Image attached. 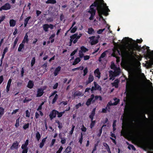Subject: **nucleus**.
Returning a JSON list of instances; mask_svg holds the SVG:
<instances>
[{
    "label": "nucleus",
    "instance_id": "2eb2a0df",
    "mask_svg": "<svg viewBox=\"0 0 153 153\" xmlns=\"http://www.w3.org/2000/svg\"><path fill=\"white\" fill-rule=\"evenodd\" d=\"M150 54L153 56V51L150 52ZM147 64L148 67L150 68L153 65V57L151 60L147 63Z\"/></svg>",
    "mask_w": 153,
    "mask_h": 153
},
{
    "label": "nucleus",
    "instance_id": "1a4fd4ad",
    "mask_svg": "<svg viewBox=\"0 0 153 153\" xmlns=\"http://www.w3.org/2000/svg\"><path fill=\"white\" fill-rule=\"evenodd\" d=\"M94 80V76L92 74H90L89 75L88 80L85 82V84L86 85L88 84L93 81Z\"/></svg>",
    "mask_w": 153,
    "mask_h": 153
},
{
    "label": "nucleus",
    "instance_id": "58836bf2",
    "mask_svg": "<svg viewBox=\"0 0 153 153\" xmlns=\"http://www.w3.org/2000/svg\"><path fill=\"white\" fill-rule=\"evenodd\" d=\"M64 113H65L64 111H63V112H59L58 111H57V115H58L57 117H61L62 116L63 114Z\"/></svg>",
    "mask_w": 153,
    "mask_h": 153
},
{
    "label": "nucleus",
    "instance_id": "0eeeda50",
    "mask_svg": "<svg viewBox=\"0 0 153 153\" xmlns=\"http://www.w3.org/2000/svg\"><path fill=\"white\" fill-rule=\"evenodd\" d=\"M43 30L45 32H48V29L50 28L52 30L53 29L54 26L51 24L48 25V24H45L44 25L42 26Z\"/></svg>",
    "mask_w": 153,
    "mask_h": 153
},
{
    "label": "nucleus",
    "instance_id": "37998d69",
    "mask_svg": "<svg viewBox=\"0 0 153 153\" xmlns=\"http://www.w3.org/2000/svg\"><path fill=\"white\" fill-rule=\"evenodd\" d=\"M18 38H16L14 42V44H13V48H15V47L17 43V42H18Z\"/></svg>",
    "mask_w": 153,
    "mask_h": 153
},
{
    "label": "nucleus",
    "instance_id": "c756f323",
    "mask_svg": "<svg viewBox=\"0 0 153 153\" xmlns=\"http://www.w3.org/2000/svg\"><path fill=\"white\" fill-rule=\"evenodd\" d=\"M28 142H29V140L28 139L27 140L25 143V144H23L21 146V148L23 149L24 148H25L27 147V145L28 144Z\"/></svg>",
    "mask_w": 153,
    "mask_h": 153
},
{
    "label": "nucleus",
    "instance_id": "412c9836",
    "mask_svg": "<svg viewBox=\"0 0 153 153\" xmlns=\"http://www.w3.org/2000/svg\"><path fill=\"white\" fill-rule=\"evenodd\" d=\"M108 52L107 51H106L103 52L101 55L100 57L99 58V62H101L102 61V58H103L106 56V53Z\"/></svg>",
    "mask_w": 153,
    "mask_h": 153
},
{
    "label": "nucleus",
    "instance_id": "79ce46f5",
    "mask_svg": "<svg viewBox=\"0 0 153 153\" xmlns=\"http://www.w3.org/2000/svg\"><path fill=\"white\" fill-rule=\"evenodd\" d=\"M58 97V95L57 94H56L52 101V103H54L56 101Z\"/></svg>",
    "mask_w": 153,
    "mask_h": 153
},
{
    "label": "nucleus",
    "instance_id": "c03bdc74",
    "mask_svg": "<svg viewBox=\"0 0 153 153\" xmlns=\"http://www.w3.org/2000/svg\"><path fill=\"white\" fill-rule=\"evenodd\" d=\"M110 103H111V102H108V104L107 105L106 107V109L107 110V111H110V106H111V105H110L111 104Z\"/></svg>",
    "mask_w": 153,
    "mask_h": 153
},
{
    "label": "nucleus",
    "instance_id": "6e6552de",
    "mask_svg": "<svg viewBox=\"0 0 153 153\" xmlns=\"http://www.w3.org/2000/svg\"><path fill=\"white\" fill-rule=\"evenodd\" d=\"M94 86H92L91 88V91H93L94 90H100L101 89V87L97 83L94 82Z\"/></svg>",
    "mask_w": 153,
    "mask_h": 153
},
{
    "label": "nucleus",
    "instance_id": "864d4df0",
    "mask_svg": "<svg viewBox=\"0 0 153 153\" xmlns=\"http://www.w3.org/2000/svg\"><path fill=\"white\" fill-rule=\"evenodd\" d=\"M56 141L55 139H53L52 140L50 144V146L51 147H52L53 146L55 142Z\"/></svg>",
    "mask_w": 153,
    "mask_h": 153
},
{
    "label": "nucleus",
    "instance_id": "bb28decb",
    "mask_svg": "<svg viewBox=\"0 0 153 153\" xmlns=\"http://www.w3.org/2000/svg\"><path fill=\"white\" fill-rule=\"evenodd\" d=\"M47 138V137L45 138L42 139V142L40 143V144H39V147L41 148H42L43 147V146H44V145L45 144V143L46 141V140Z\"/></svg>",
    "mask_w": 153,
    "mask_h": 153
},
{
    "label": "nucleus",
    "instance_id": "4d7b16f0",
    "mask_svg": "<svg viewBox=\"0 0 153 153\" xmlns=\"http://www.w3.org/2000/svg\"><path fill=\"white\" fill-rule=\"evenodd\" d=\"M95 123V121H93V120H91V124L90 127L91 128H92L94 126Z\"/></svg>",
    "mask_w": 153,
    "mask_h": 153
},
{
    "label": "nucleus",
    "instance_id": "f704fd0d",
    "mask_svg": "<svg viewBox=\"0 0 153 153\" xmlns=\"http://www.w3.org/2000/svg\"><path fill=\"white\" fill-rule=\"evenodd\" d=\"M24 44L22 43H21L19 45L18 48V51H21L22 48H24Z\"/></svg>",
    "mask_w": 153,
    "mask_h": 153
},
{
    "label": "nucleus",
    "instance_id": "49530a36",
    "mask_svg": "<svg viewBox=\"0 0 153 153\" xmlns=\"http://www.w3.org/2000/svg\"><path fill=\"white\" fill-rule=\"evenodd\" d=\"M61 142L62 144H64L66 143V139L64 138H61Z\"/></svg>",
    "mask_w": 153,
    "mask_h": 153
},
{
    "label": "nucleus",
    "instance_id": "e433bc0d",
    "mask_svg": "<svg viewBox=\"0 0 153 153\" xmlns=\"http://www.w3.org/2000/svg\"><path fill=\"white\" fill-rule=\"evenodd\" d=\"M111 136L112 137H114V139L112 137H110V139L112 140L113 142L115 143V144H116V141L115 140L116 139V137L114 134L113 133H112L111 134Z\"/></svg>",
    "mask_w": 153,
    "mask_h": 153
},
{
    "label": "nucleus",
    "instance_id": "c9c22d12",
    "mask_svg": "<svg viewBox=\"0 0 153 153\" xmlns=\"http://www.w3.org/2000/svg\"><path fill=\"white\" fill-rule=\"evenodd\" d=\"M94 100H93V102H94L96 100H97L98 99V98H100V100L101 101L102 100V98L100 96H96L95 97L94 96Z\"/></svg>",
    "mask_w": 153,
    "mask_h": 153
},
{
    "label": "nucleus",
    "instance_id": "e2e57ef3",
    "mask_svg": "<svg viewBox=\"0 0 153 153\" xmlns=\"http://www.w3.org/2000/svg\"><path fill=\"white\" fill-rule=\"evenodd\" d=\"M83 57L85 60H88L90 58V56L88 55L83 56Z\"/></svg>",
    "mask_w": 153,
    "mask_h": 153
},
{
    "label": "nucleus",
    "instance_id": "4c0bfd02",
    "mask_svg": "<svg viewBox=\"0 0 153 153\" xmlns=\"http://www.w3.org/2000/svg\"><path fill=\"white\" fill-rule=\"evenodd\" d=\"M119 83V81L117 80H116L113 83V85L114 86H115L116 88H117L118 87V84Z\"/></svg>",
    "mask_w": 153,
    "mask_h": 153
},
{
    "label": "nucleus",
    "instance_id": "f03ea898",
    "mask_svg": "<svg viewBox=\"0 0 153 153\" xmlns=\"http://www.w3.org/2000/svg\"><path fill=\"white\" fill-rule=\"evenodd\" d=\"M99 5H96L95 4H94V3L90 7V9L88 11V12L89 13H90L91 14V16L90 17H89V19L90 20H92L93 19V17L95 15L96 10V9H97L99 15L100 17V18L102 19L103 20H104L103 17L102 16V15H104L105 16H107L108 15V13H107L108 12H109L110 11H108L107 10H105V14L102 13L101 15H100L99 12L98 11V7H99Z\"/></svg>",
    "mask_w": 153,
    "mask_h": 153
},
{
    "label": "nucleus",
    "instance_id": "3c124183",
    "mask_svg": "<svg viewBox=\"0 0 153 153\" xmlns=\"http://www.w3.org/2000/svg\"><path fill=\"white\" fill-rule=\"evenodd\" d=\"M105 30V28H104L103 29H99L97 31V33L100 34L101 33Z\"/></svg>",
    "mask_w": 153,
    "mask_h": 153
},
{
    "label": "nucleus",
    "instance_id": "dca6fc26",
    "mask_svg": "<svg viewBox=\"0 0 153 153\" xmlns=\"http://www.w3.org/2000/svg\"><path fill=\"white\" fill-rule=\"evenodd\" d=\"M19 145V143L16 141L13 143L10 149L12 150H13L15 149H17L18 148V145Z\"/></svg>",
    "mask_w": 153,
    "mask_h": 153
},
{
    "label": "nucleus",
    "instance_id": "a18cd8bd",
    "mask_svg": "<svg viewBox=\"0 0 153 153\" xmlns=\"http://www.w3.org/2000/svg\"><path fill=\"white\" fill-rule=\"evenodd\" d=\"M19 126V118L16 119V123L15 124V126L17 128Z\"/></svg>",
    "mask_w": 153,
    "mask_h": 153
},
{
    "label": "nucleus",
    "instance_id": "5fc2aeb1",
    "mask_svg": "<svg viewBox=\"0 0 153 153\" xmlns=\"http://www.w3.org/2000/svg\"><path fill=\"white\" fill-rule=\"evenodd\" d=\"M88 72V69L87 68H85V69L83 70V72H84V74H83V76H85L86 75L87 73Z\"/></svg>",
    "mask_w": 153,
    "mask_h": 153
},
{
    "label": "nucleus",
    "instance_id": "7c9ffc66",
    "mask_svg": "<svg viewBox=\"0 0 153 153\" xmlns=\"http://www.w3.org/2000/svg\"><path fill=\"white\" fill-rule=\"evenodd\" d=\"M87 32L89 34H92L94 33V31L93 28L90 27L88 28Z\"/></svg>",
    "mask_w": 153,
    "mask_h": 153
},
{
    "label": "nucleus",
    "instance_id": "69168bd1",
    "mask_svg": "<svg viewBox=\"0 0 153 153\" xmlns=\"http://www.w3.org/2000/svg\"><path fill=\"white\" fill-rule=\"evenodd\" d=\"M30 116V113L28 110H27L26 111V116L27 117H29Z\"/></svg>",
    "mask_w": 153,
    "mask_h": 153
},
{
    "label": "nucleus",
    "instance_id": "338daca9",
    "mask_svg": "<svg viewBox=\"0 0 153 153\" xmlns=\"http://www.w3.org/2000/svg\"><path fill=\"white\" fill-rule=\"evenodd\" d=\"M102 128H101L100 129L99 131V133L97 134V136L98 137H100L102 133Z\"/></svg>",
    "mask_w": 153,
    "mask_h": 153
},
{
    "label": "nucleus",
    "instance_id": "c85d7f7f",
    "mask_svg": "<svg viewBox=\"0 0 153 153\" xmlns=\"http://www.w3.org/2000/svg\"><path fill=\"white\" fill-rule=\"evenodd\" d=\"M114 101L115 102L113 103H112L111 102L110 105H116L118 103V102H119V100L117 99V98H115L114 99Z\"/></svg>",
    "mask_w": 153,
    "mask_h": 153
},
{
    "label": "nucleus",
    "instance_id": "09e8293b",
    "mask_svg": "<svg viewBox=\"0 0 153 153\" xmlns=\"http://www.w3.org/2000/svg\"><path fill=\"white\" fill-rule=\"evenodd\" d=\"M31 99L30 98H28L27 97H26L25 100H23V102L24 103L27 102L30 100H31Z\"/></svg>",
    "mask_w": 153,
    "mask_h": 153
},
{
    "label": "nucleus",
    "instance_id": "0e129e2a",
    "mask_svg": "<svg viewBox=\"0 0 153 153\" xmlns=\"http://www.w3.org/2000/svg\"><path fill=\"white\" fill-rule=\"evenodd\" d=\"M23 82L22 81H18L17 83V86L19 87L21 86Z\"/></svg>",
    "mask_w": 153,
    "mask_h": 153
},
{
    "label": "nucleus",
    "instance_id": "f257e3e1",
    "mask_svg": "<svg viewBox=\"0 0 153 153\" xmlns=\"http://www.w3.org/2000/svg\"><path fill=\"white\" fill-rule=\"evenodd\" d=\"M128 42L131 43L133 42V45L128 44L126 45L125 43L124 45H120L118 47L117 51L119 55L121 56L123 58H126L134 54L133 51L137 49L138 45L135 41L131 39L125 37L124 39Z\"/></svg>",
    "mask_w": 153,
    "mask_h": 153
},
{
    "label": "nucleus",
    "instance_id": "39448f33",
    "mask_svg": "<svg viewBox=\"0 0 153 153\" xmlns=\"http://www.w3.org/2000/svg\"><path fill=\"white\" fill-rule=\"evenodd\" d=\"M82 35V34L81 33H79L78 35L77 33H76L71 36L70 37V39L69 46H71L72 42L74 44H75Z\"/></svg>",
    "mask_w": 153,
    "mask_h": 153
},
{
    "label": "nucleus",
    "instance_id": "72a5a7b5",
    "mask_svg": "<svg viewBox=\"0 0 153 153\" xmlns=\"http://www.w3.org/2000/svg\"><path fill=\"white\" fill-rule=\"evenodd\" d=\"M4 113V109L2 107H0V118Z\"/></svg>",
    "mask_w": 153,
    "mask_h": 153
},
{
    "label": "nucleus",
    "instance_id": "7ed1b4c3",
    "mask_svg": "<svg viewBox=\"0 0 153 153\" xmlns=\"http://www.w3.org/2000/svg\"><path fill=\"white\" fill-rule=\"evenodd\" d=\"M94 3V4L96 5H99L98 7V11L100 15H101L102 13L105 14V10H106L108 11H109L108 7L106 6V4L104 3L103 0H98L97 2Z\"/></svg>",
    "mask_w": 153,
    "mask_h": 153
},
{
    "label": "nucleus",
    "instance_id": "6e6d98bb",
    "mask_svg": "<svg viewBox=\"0 0 153 153\" xmlns=\"http://www.w3.org/2000/svg\"><path fill=\"white\" fill-rule=\"evenodd\" d=\"M116 120H114V121L113 124V129L114 131H115L116 130V128H115L116 126Z\"/></svg>",
    "mask_w": 153,
    "mask_h": 153
},
{
    "label": "nucleus",
    "instance_id": "ddd939ff",
    "mask_svg": "<svg viewBox=\"0 0 153 153\" xmlns=\"http://www.w3.org/2000/svg\"><path fill=\"white\" fill-rule=\"evenodd\" d=\"M57 111L53 110L50 114L49 116L51 120H52L53 118L55 117L57 115Z\"/></svg>",
    "mask_w": 153,
    "mask_h": 153
},
{
    "label": "nucleus",
    "instance_id": "f8f14e48",
    "mask_svg": "<svg viewBox=\"0 0 153 153\" xmlns=\"http://www.w3.org/2000/svg\"><path fill=\"white\" fill-rule=\"evenodd\" d=\"M94 73L95 77H97L98 79L100 78L101 73L98 68L95 70Z\"/></svg>",
    "mask_w": 153,
    "mask_h": 153
},
{
    "label": "nucleus",
    "instance_id": "4468645a",
    "mask_svg": "<svg viewBox=\"0 0 153 153\" xmlns=\"http://www.w3.org/2000/svg\"><path fill=\"white\" fill-rule=\"evenodd\" d=\"M94 98V95L93 94H92L90 98L88 99L86 103V104L88 106L91 103V101L93 102V100Z\"/></svg>",
    "mask_w": 153,
    "mask_h": 153
},
{
    "label": "nucleus",
    "instance_id": "a211bd4d",
    "mask_svg": "<svg viewBox=\"0 0 153 153\" xmlns=\"http://www.w3.org/2000/svg\"><path fill=\"white\" fill-rule=\"evenodd\" d=\"M83 95L82 92L79 91H76L73 94V96L75 97L77 96H82Z\"/></svg>",
    "mask_w": 153,
    "mask_h": 153
},
{
    "label": "nucleus",
    "instance_id": "cd10ccee",
    "mask_svg": "<svg viewBox=\"0 0 153 153\" xmlns=\"http://www.w3.org/2000/svg\"><path fill=\"white\" fill-rule=\"evenodd\" d=\"M31 17L30 16H29L25 19L24 20V23L25 27L27 26V24L28 23L29 20H30V19H31Z\"/></svg>",
    "mask_w": 153,
    "mask_h": 153
},
{
    "label": "nucleus",
    "instance_id": "de8ad7c7",
    "mask_svg": "<svg viewBox=\"0 0 153 153\" xmlns=\"http://www.w3.org/2000/svg\"><path fill=\"white\" fill-rule=\"evenodd\" d=\"M35 62V57H33L31 61V66H33Z\"/></svg>",
    "mask_w": 153,
    "mask_h": 153
},
{
    "label": "nucleus",
    "instance_id": "bf43d9fd",
    "mask_svg": "<svg viewBox=\"0 0 153 153\" xmlns=\"http://www.w3.org/2000/svg\"><path fill=\"white\" fill-rule=\"evenodd\" d=\"M75 127V126L73 125H72V128L71 129V130L70 132V134L71 135L72 134L73 132L74 131V128Z\"/></svg>",
    "mask_w": 153,
    "mask_h": 153
},
{
    "label": "nucleus",
    "instance_id": "5701e85b",
    "mask_svg": "<svg viewBox=\"0 0 153 153\" xmlns=\"http://www.w3.org/2000/svg\"><path fill=\"white\" fill-rule=\"evenodd\" d=\"M96 108H94L92 110L91 114L89 116V117L91 119V120H93V117L95 114Z\"/></svg>",
    "mask_w": 153,
    "mask_h": 153
},
{
    "label": "nucleus",
    "instance_id": "9b49d317",
    "mask_svg": "<svg viewBox=\"0 0 153 153\" xmlns=\"http://www.w3.org/2000/svg\"><path fill=\"white\" fill-rule=\"evenodd\" d=\"M10 8L11 5L8 3L5 4L1 7V9H3V10H7L10 9Z\"/></svg>",
    "mask_w": 153,
    "mask_h": 153
},
{
    "label": "nucleus",
    "instance_id": "a19ab883",
    "mask_svg": "<svg viewBox=\"0 0 153 153\" xmlns=\"http://www.w3.org/2000/svg\"><path fill=\"white\" fill-rule=\"evenodd\" d=\"M128 148L130 150L132 149L133 150H135L136 149L134 146L132 145H129L128 147Z\"/></svg>",
    "mask_w": 153,
    "mask_h": 153
},
{
    "label": "nucleus",
    "instance_id": "393cba45",
    "mask_svg": "<svg viewBox=\"0 0 153 153\" xmlns=\"http://www.w3.org/2000/svg\"><path fill=\"white\" fill-rule=\"evenodd\" d=\"M81 58L79 57L76 58L74 62H73V65H75L76 64H78L79 62L81 61Z\"/></svg>",
    "mask_w": 153,
    "mask_h": 153
},
{
    "label": "nucleus",
    "instance_id": "20e7f679",
    "mask_svg": "<svg viewBox=\"0 0 153 153\" xmlns=\"http://www.w3.org/2000/svg\"><path fill=\"white\" fill-rule=\"evenodd\" d=\"M111 68L114 69V71H109V76L110 80H113L114 79V77L118 75L120 73V69L119 68L115 67L114 65H112Z\"/></svg>",
    "mask_w": 153,
    "mask_h": 153
},
{
    "label": "nucleus",
    "instance_id": "13d9d810",
    "mask_svg": "<svg viewBox=\"0 0 153 153\" xmlns=\"http://www.w3.org/2000/svg\"><path fill=\"white\" fill-rule=\"evenodd\" d=\"M22 149H23L22 153H27L28 150V148L27 147L25 148Z\"/></svg>",
    "mask_w": 153,
    "mask_h": 153
},
{
    "label": "nucleus",
    "instance_id": "f3484780",
    "mask_svg": "<svg viewBox=\"0 0 153 153\" xmlns=\"http://www.w3.org/2000/svg\"><path fill=\"white\" fill-rule=\"evenodd\" d=\"M43 90L42 89H38L37 91V97H40L42 96L43 94Z\"/></svg>",
    "mask_w": 153,
    "mask_h": 153
},
{
    "label": "nucleus",
    "instance_id": "774afa93",
    "mask_svg": "<svg viewBox=\"0 0 153 153\" xmlns=\"http://www.w3.org/2000/svg\"><path fill=\"white\" fill-rule=\"evenodd\" d=\"M29 127V123H27L25 125L23 126V128L24 129H26L28 128Z\"/></svg>",
    "mask_w": 153,
    "mask_h": 153
},
{
    "label": "nucleus",
    "instance_id": "aec40b11",
    "mask_svg": "<svg viewBox=\"0 0 153 153\" xmlns=\"http://www.w3.org/2000/svg\"><path fill=\"white\" fill-rule=\"evenodd\" d=\"M61 67L59 66L58 67L56 68L55 71L54 72V75L55 76H57L59 73V72L60 70H61Z\"/></svg>",
    "mask_w": 153,
    "mask_h": 153
},
{
    "label": "nucleus",
    "instance_id": "6ab92c4d",
    "mask_svg": "<svg viewBox=\"0 0 153 153\" xmlns=\"http://www.w3.org/2000/svg\"><path fill=\"white\" fill-rule=\"evenodd\" d=\"M11 82V79H10L8 81L7 85L6 87V91L7 92H8L9 91L10 88Z\"/></svg>",
    "mask_w": 153,
    "mask_h": 153
},
{
    "label": "nucleus",
    "instance_id": "2f4dec72",
    "mask_svg": "<svg viewBox=\"0 0 153 153\" xmlns=\"http://www.w3.org/2000/svg\"><path fill=\"white\" fill-rule=\"evenodd\" d=\"M56 3V0H48L46 1V4H54Z\"/></svg>",
    "mask_w": 153,
    "mask_h": 153
},
{
    "label": "nucleus",
    "instance_id": "473e14b6",
    "mask_svg": "<svg viewBox=\"0 0 153 153\" xmlns=\"http://www.w3.org/2000/svg\"><path fill=\"white\" fill-rule=\"evenodd\" d=\"M71 148L70 146H68L65 149L63 153H68L71 152Z\"/></svg>",
    "mask_w": 153,
    "mask_h": 153
},
{
    "label": "nucleus",
    "instance_id": "b1692460",
    "mask_svg": "<svg viewBox=\"0 0 153 153\" xmlns=\"http://www.w3.org/2000/svg\"><path fill=\"white\" fill-rule=\"evenodd\" d=\"M10 27H14L16 24V21L13 19H11L10 21Z\"/></svg>",
    "mask_w": 153,
    "mask_h": 153
},
{
    "label": "nucleus",
    "instance_id": "680f3d73",
    "mask_svg": "<svg viewBox=\"0 0 153 153\" xmlns=\"http://www.w3.org/2000/svg\"><path fill=\"white\" fill-rule=\"evenodd\" d=\"M81 130L82 131L84 132H85L86 131V128L83 125L81 127Z\"/></svg>",
    "mask_w": 153,
    "mask_h": 153
},
{
    "label": "nucleus",
    "instance_id": "052dcab7",
    "mask_svg": "<svg viewBox=\"0 0 153 153\" xmlns=\"http://www.w3.org/2000/svg\"><path fill=\"white\" fill-rule=\"evenodd\" d=\"M63 148L62 146H61L59 150L57 151L56 153H61Z\"/></svg>",
    "mask_w": 153,
    "mask_h": 153
},
{
    "label": "nucleus",
    "instance_id": "4be33fe9",
    "mask_svg": "<svg viewBox=\"0 0 153 153\" xmlns=\"http://www.w3.org/2000/svg\"><path fill=\"white\" fill-rule=\"evenodd\" d=\"M34 85V83L33 81L31 80H30L28 83L27 85V87L30 88H32Z\"/></svg>",
    "mask_w": 153,
    "mask_h": 153
},
{
    "label": "nucleus",
    "instance_id": "a878e982",
    "mask_svg": "<svg viewBox=\"0 0 153 153\" xmlns=\"http://www.w3.org/2000/svg\"><path fill=\"white\" fill-rule=\"evenodd\" d=\"M28 36L27 35V33H26L24 37V39L22 41V43L24 44H25L26 42L27 43L28 41Z\"/></svg>",
    "mask_w": 153,
    "mask_h": 153
},
{
    "label": "nucleus",
    "instance_id": "603ef678",
    "mask_svg": "<svg viewBox=\"0 0 153 153\" xmlns=\"http://www.w3.org/2000/svg\"><path fill=\"white\" fill-rule=\"evenodd\" d=\"M77 28L76 27H74L71 30V33H74L77 30Z\"/></svg>",
    "mask_w": 153,
    "mask_h": 153
},
{
    "label": "nucleus",
    "instance_id": "ea45409f",
    "mask_svg": "<svg viewBox=\"0 0 153 153\" xmlns=\"http://www.w3.org/2000/svg\"><path fill=\"white\" fill-rule=\"evenodd\" d=\"M40 134L39 132H37L36 134V137L38 141L39 140L40 138Z\"/></svg>",
    "mask_w": 153,
    "mask_h": 153
},
{
    "label": "nucleus",
    "instance_id": "423d86ee",
    "mask_svg": "<svg viewBox=\"0 0 153 153\" xmlns=\"http://www.w3.org/2000/svg\"><path fill=\"white\" fill-rule=\"evenodd\" d=\"M88 51V49L82 46L80 48V50L79 51V56L80 58H82L83 57L84 53Z\"/></svg>",
    "mask_w": 153,
    "mask_h": 153
},
{
    "label": "nucleus",
    "instance_id": "8fccbe9b",
    "mask_svg": "<svg viewBox=\"0 0 153 153\" xmlns=\"http://www.w3.org/2000/svg\"><path fill=\"white\" fill-rule=\"evenodd\" d=\"M140 62H138L137 63V68L138 71H139L140 68Z\"/></svg>",
    "mask_w": 153,
    "mask_h": 153
},
{
    "label": "nucleus",
    "instance_id": "9d476101",
    "mask_svg": "<svg viewBox=\"0 0 153 153\" xmlns=\"http://www.w3.org/2000/svg\"><path fill=\"white\" fill-rule=\"evenodd\" d=\"M89 39H91V45H95L98 42V39H97L95 36L91 37Z\"/></svg>",
    "mask_w": 153,
    "mask_h": 153
}]
</instances>
